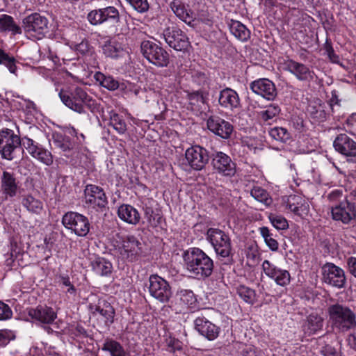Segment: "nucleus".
<instances>
[{"mask_svg":"<svg viewBox=\"0 0 356 356\" xmlns=\"http://www.w3.org/2000/svg\"><path fill=\"white\" fill-rule=\"evenodd\" d=\"M348 272L356 279V257H350L346 259Z\"/></svg>","mask_w":356,"mask_h":356,"instance_id":"59","label":"nucleus"},{"mask_svg":"<svg viewBox=\"0 0 356 356\" xmlns=\"http://www.w3.org/2000/svg\"><path fill=\"white\" fill-rule=\"evenodd\" d=\"M177 295L184 305L191 306L196 302L195 296L191 290L181 289L177 291Z\"/></svg>","mask_w":356,"mask_h":356,"instance_id":"51","label":"nucleus"},{"mask_svg":"<svg viewBox=\"0 0 356 356\" xmlns=\"http://www.w3.org/2000/svg\"><path fill=\"white\" fill-rule=\"evenodd\" d=\"M307 111L310 116L318 122H324L327 119V113L321 104L309 106Z\"/></svg>","mask_w":356,"mask_h":356,"instance_id":"48","label":"nucleus"},{"mask_svg":"<svg viewBox=\"0 0 356 356\" xmlns=\"http://www.w3.org/2000/svg\"><path fill=\"white\" fill-rule=\"evenodd\" d=\"M118 217L124 222L136 225L139 223L140 215L138 210L130 204H122L118 209Z\"/></svg>","mask_w":356,"mask_h":356,"instance_id":"28","label":"nucleus"},{"mask_svg":"<svg viewBox=\"0 0 356 356\" xmlns=\"http://www.w3.org/2000/svg\"><path fill=\"white\" fill-rule=\"evenodd\" d=\"M92 270L97 275L101 276H108L111 274L113 270V265L108 260L96 257L90 261Z\"/></svg>","mask_w":356,"mask_h":356,"instance_id":"30","label":"nucleus"},{"mask_svg":"<svg viewBox=\"0 0 356 356\" xmlns=\"http://www.w3.org/2000/svg\"><path fill=\"white\" fill-rule=\"evenodd\" d=\"M195 329L209 341L216 339L220 333V328L209 321L204 316H198L194 321Z\"/></svg>","mask_w":356,"mask_h":356,"instance_id":"23","label":"nucleus"},{"mask_svg":"<svg viewBox=\"0 0 356 356\" xmlns=\"http://www.w3.org/2000/svg\"><path fill=\"white\" fill-rule=\"evenodd\" d=\"M87 19L92 25L97 26L106 22H111L116 24V31L122 33L124 31L128 30L127 24H122V19L119 11L114 6L92 10L88 14Z\"/></svg>","mask_w":356,"mask_h":356,"instance_id":"4","label":"nucleus"},{"mask_svg":"<svg viewBox=\"0 0 356 356\" xmlns=\"http://www.w3.org/2000/svg\"><path fill=\"white\" fill-rule=\"evenodd\" d=\"M0 31H9L13 35L21 34L22 28L15 22L13 17L4 14L0 17Z\"/></svg>","mask_w":356,"mask_h":356,"instance_id":"37","label":"nucleus"},{"mask_svg":"<svg viewBox=\"0 0 356 356\" xmlns=\"http://www.w3.org/2000/svg\"><path fill=\"white\" fill-rule=\"evenodd\" d=\"M250 89L268 100H273L277 96L275 84L268 79H259L252 82Z\"/></svg>","mask_w":356,"mask_h":356,"instance_id":"24","label":"nucleus"},{"mask_svg":"<svg viewBox=\"0 0 356 356\" xmlns=\"http://www.w3.org/2000/svg\"><path fill=\"white\" fill-rule=\"evenodd\" d=\"M110 124L120 134H124L127 131V124L123 117L118 113L111 115Z\"/></svg>","mask_w":356,"mask_h":356,"instance_id":"49","label":"nucleus"},{"mask_svg":"<svg viewBox=\"0 0 356 356\" xmlns=\"http://www.w3.org/2000/svg\"><path fill=\"white\" fill-rule=\"evenodd\" d=\"M207 125L211 132L223 139L229 138L234 130V127L230 122L218 116L209 118Z\"/></svg>","mask_w":356,"mask_h":356,"instance_id":"21","label":"nucleus"},{"mask_svg":"<svg viewBox=\"0 0 356 356\" xmlns=\"http://www.w3.org/2000/svg\"><path fill=\"white\" fill-rule=\"evenodd\" d=\"M143 56L151 63L158 67H166L169 63V54L161 46L149 40H144L140 44Z\"/></svg>","mask_w":356,"mask_h":356,"instance_id":"8","label":"nucleus"},{"mask_svg":"<svg viewBox=\"0 0 356 356\" xmlns=\"http://www.w3.org/2000/svg\"><path fill=\"white\" fill-rule=\"evenodd\" d=\"M232 348L237 353L236 356H264L261 350L250 345L236 343L232 344Z\"/></svg>","mask_w":356,"mask_h":356,"instance_id":"39","label":"nucleus"},{"mask_svg":"<svg viewBox=\"0 0 356 356\" xmlns=\"http://www.w3.org/2000/svg\"><path fill=\"white\" fill-rule=\"evenodd\" d=\"M102 350L109 353L111 356H127V352L122 345L113 339H105L102 343Z\"/></svg>","mask_w":356,"mask_h":356,"instance_id":"34","label":"nucleus"},{"mask_svg":"<svg viewBox=\"0 0 356 356\" xmlns=\"http://www.w3.org/2000/svg\"><path fill=\"white\" fill-rule=\"evenodd\" d=\"M0 181L1 191L6 199L17 195L19 186L13 172L3 170L0 177Z\"/></svg>","mask_w":356,"mask_h":356,"instance_id":"25","label":"nucleus"},{"mask_svg":"<svg viewBox=\"0 0 356 356\" xmlns=\"http://www.w3.org/2000/svg\"><path fill=\"white\" fill-rule=\"evenodd\" d=\"M53 144L56 147L60 149L65 152H69L73 148V144L72 143L70 137L62 134H56L53 136Z\"/></svg>","mask_w":356,"mask_h":356,"instance_id":"44","label":"nucleus"},{"mask_svg":"<svg viewBox=\"0 0 356 356\" xmlns=\"http://www.w3.org/2000/svg\"><path fill=\"white\" fill-rule=\"evenodd\" d=\"M76 51L81 55H86L90 51V44L88 40H82L75 47Z\"/></svg>","mask_w":356,"mask_h":356,"instance_id":"60","label":"nucleus"},{"mask_svg":"<svg viewBox=\"0 0 356 356\" xmlns=\"http://www.w3.org/2000/svg\"><path fill=\"white\" fill-rule=\"evenodd\" d=\"M334 149L348 158V161L356 162V141L346 134L337 135L333 142Z\"/></svg>","mask_w":356,"mask_h":356,"instance_id":"16","label":"nucleus"},{"mask_svg":"<svg viewBox=\"0 0 356 356\" xmlns=\"http://www.w3.org/2000/svg\"><path fill=\"white\" fill-rule=\"evenodd\" d=\"M21 139L13 130L6 129L0 131V154L7 160L14 159L15 151L20 149Z\"/></svg>","mask_w":356,"mask_h":356,"instance_id":"11","label":"nucleus"},{"mask_svg":"<svg viewBox=\"0 0 356 356\" xmlns=\"http://www.w3.org/2000/svg\"><path fill=\"white\" fill-rule=\"evenodd\" d=\"M48 24L46 17L35 13L23 19L22 27L29 37L40 40L48 32Z\"/></svg>","mask_w":356,"mask_h":356,"instance_id":"7","label":"nucleus"},{"mask_svg":"<svg viewBox=\"0 0 356 356\" xmlns=\"http://www.w3.org/2000/svg\"><path fill=\"white\" fill-rule=\"evenodd\" d=\"M268 219L272 225L278 230H286L289 228L288 221L282 216L270 213Z\"/></svg>","mask_w":356,"mask_h":356,"instance_id":"50","label":"nucleus"},{"mask_svg":"<svg viewBox=\"0 0 356 356\" xmlns=\"http://www.w3.org/2000/svg\"><path fill=\"white\" fill-rule=\"evenodd\" d=\"M141 243L134 236L122 238L115 251L119 259L123 262L132 263L138 259L141 251Z\"/></svg>","mask_w":356,"mask_h":356,"instance_id":"6","label":"nucleus"},{"mask_svg":"<svg viewBox=\"0 0 356 356\" xmlns=\"http://www.w3.org/2000/svg\"><path fill=\"white\" fill-rule=\"evenodd\" d=\"M29 315L34 320L44 324H50L54 321L57 315L51 307L38 306L29 311Z\"/></svg>","mask_w":356,"mask_h":356,"instance_id":"27","label":"nucleus"},{"mask_svg":"<svg viewBox=\"0 0 356 356\" xmlns=\"http://www.w3.org/2000/svg\"><path fill=\"white\" fill-rule=\"evenodd\" d=\"M208 94L202 90L193 92L188 94L189 104L194 108L197 110H204L207 105Z\"/></svg>","mask_w":356,"mask_h":356,"instance_id":"36","label":"nucleus"},{"mask_svg":"<svg viewBox=\"0 0 356 356\" xmlns=\"http://www.w3.org/2000/svg\"><path fill=\"white\" fill-rule=\"evenodd\" d=\"M85 203L97 211H104L108 201L104 189L97 185L88 184L84 189Z\"/></svg>","mask_w":356,"mask_h":356,"instance_id":"10","label":"nucleus"},{"mask_svg":"<svg viewBox=\"0 0 356 356\" xmlns=\"http://www.w3.org/2000/svg\"><path fill=\"white\" fill-rule=\"evenodd\" d=\"M22 204L29 212L40 214L43 209L42 202L31 195L22 198Z\"/></svg>","mask_w":356,"mask_h":356,"instance_id":"40","label":"nucleus"},{"mask_svg":"<svg viewBox=\"0 0 356 356\" xmlns=\"http://www.w3.org/2000/svg\"><path fill=\"white\" fill-rule=\"evenodd\" d=\"M163 37L166 43L176 51L185 50L190 44L186 35L178 28L168 27L165 29Z\"/></svg>","mask_w":356,"mask_h":356,"instance_id":"18","label":"nucleus"},{"mask_svg":"<svg viewBox=\"0 0 356 356\" xmlns=\"http://www.w3.org/2000/svg\"><path fill=\"white\" fill-rule=\"evenodd\" d=\"M331 213L333 220L348 224L356 218V206L355 203L345 200L332 207Z\"/></svg>","mask_w":356,"mask_h":356,"instance_id":"17","label":"nucleus"},{"mask_svg":"<svg viewBox=\"0 0 356 356\" xmlns=\"http://www.w3.org/2000/svg\"><path fill=\"white\" fill-rule=\"evenodd\" d=\"M14 338V334L10 330H0V346H6L11 339Z\"/></svg>","mask_w":356,"mask_h":356,"instance_id":"57","label":"nucleus"},{"mask_svg":"<svg viewBox=\"0 0 356 356\" xmlns=\"http://www.w3.org/2000/svg\"><path fill=\"white\" fill-rule=\"evenodd\" d=\"M136 10L143 13L148 10L149 3L147 0H126Z\"/></svg>","mask_w":356,"mask_h":356,"instance_id":"54","label":"nucleus"},{"mask_svg":"<svg viewBox=\"0 0 356 356\" xmlns=\"http://www.w3.org/2000/svg\"><path fill=\"white\" fill-rule=\"evenodd\" d=\"M284 65V70L293 74L299 81H311L314 79V72L303 63L288 59Z\"/></svg>","mask_w":356,"mask_h":356,"instance_id":"22","label":"nucleus"},{"mask_svg":"<svg viewBox=\"0 0 356 356\" xmlns=\"http://www.w3.org/2000/svg\"><path fill=\"white\" fill-rule=\"evenodd\" d=\"M238 296L247 303L253 305L256 302L255 291L243 285L237 289Z\"/></svg>","mask_w":356,"mask_h":356,"instance_id":"47","label":"nucleus"},{"mask_svg":"<svg viewBox=\"0 0 356 356\" xmlns=\"http://www.w3.org/2000/svg\"><path fill=\"white\" fill-rule=\"evenodd\" d=\"M323 280L325 283L337 289L344 288L346 277L344 270L332 263H326L322 267Z\"/></svg>","mask_w":356,"mask_h":356,"instance_id":"14","label":"nucleus"},{"mask_svg":"<svg viewBox=\"0 0 356 356\" xmlns=\"http://www.w3.org/2000/svg\"><path fill=\"white\" fill-rule=\"evenodd\" d=\"M211 165L215 172L224 176L232 177L236 172V165L232 159L222 152H216L211 156Z\"/></svg>","mask_w":356,"mask_h":356,"instance_id":"13","label":"nucleus"},{"mask_svg":"<svg viewBox=\"0 0 356 356\" xmlns=\"http://www.w3.org/2000/svg\"><path fill=\"white\" fill-rule=\"evenodd\" d=\"M62 223L78 236H86L90 231V225L88 218L77 212L69 211L65 213Z\"/></svg>","mask_w":356,"mask_h":356,"instance_id":"9","label":"nucleus"},{"mask_svg":"<svg viewBox=\"0 0 356 356\" xmlns=\"http://www.w3.org/2000/svg\"><path fill=\"white\" fill-rule=\"evenodd\" d=\"M259 232L270 250L274 252L277 251L279 248V243L275 238V235H274L267 227H260Z\"/></svg>","mask_w":356,"mask_h":356,"instance_id":"42","label":"nucleus"},{"mask_svg":"<svg viewBox=\"0 0 356 356\" xmlns=\"http://www.w3.org/2000/svg\"><path fill=\"white\" fill-rule=\"evenodd\" d=\"M286 204V207L296 215H300L301 212L307 209L305 201L301 196L297 195H290Z\"/></svg>","mask_w":356,"mask_h":356,"instance_id":"35","label":"nucleus"},{"mask_svg":"<svg viewBox=\"0 0 356 356\" xmlns=\"http://www.w3.org/2000/svg\"><path fill=\"white\" fill-rule=\"evenodd\" d=\"M229 29L231 33L241 41H247L250 38V31L238 21L232 20Z\"/></svg>","mask_w":356,"mask_h":356,"instance_id":"38","label":"nucleus"},{"mask_svg":"<svg viewBox=\"0 0 356 356\" xmlns=\"http://www.w3.org/2000/svg\"><path fill=\"white\" fill-rule=\"evenodd\" d=\"M13 312L10 307L6 303L0 301V321H6L11 318Z\"/></svg>","mask_w":356,"mask_h":356,"instance_id":"56","label":"nucleus"},{"mask_svg":"<svg viewBox=\"0 0 356 356\" xmlns=\"http://www.w3.org/2000/svg\"><path fill=\"white\" fill-rule=\"evenodd\" d=\"M206 237L218 257L227 259L232 257V241L228 234L220 229L211 227L207 229Z\"/></svg>","mask_w":356,"mask_h":356,"instance_id":"5","label":"nucleus"},{"mask_svg":"<svg viewBox=\"0 0 356 356\" xmlns=\"http://www.w3.org/2000/svg\"><path fill=\"white\" fill-rule=\"evenodd\" d=\"M22 145L31 156L46 165H51L53 163L51 153L44 149L42 145L35 143L32 139L26 137L23 138Z\"/></svg>","mask_w":356,"mask_h":356,"instance_id":"19","label":"nucleus"},{"mask_svg":"<svg viewBox=\"0 0 356 356\" xmlns=\"http://www.w3.org/2000/svg\"><path fill=\"white\" fill-rule=\"evenodd\" d=\"M250 195L256 200L264 203L266 205H270L272 200L269 196L268 193L260 186H254L250 191Z\"/></svg>","mask_w":356,"mask_h":356,"instance_id":"45","label":"nucleus"},{"mask_svg":"<svg viewBox=\"0 0 356 356\" xmlns=\"http://www.w3.org/2000/svg\"><path fill=\"white\" fill-rule=\"evenodd\" d=\"M148 289L150 295L161 302H168L172 291L169 283L158 275H151L149 277Z\"/></svg>","mask_w":356,"mask_h":356,"instance_id":"12","label":"nucleus"},{"mask_svg":"<svg viewBox=\"0 0 356 356\" xmlns=\"http://www.w3.org/2000/svg\"><path fill=\"white\" fill-rule=\"evenodd\" d=\"M327 200L330 202L334 203L335 204H339L345 200H348L347 196L344 193V191L342 189H334L330 191L327 195Z\"/></svg>","mask_w":356,"mask_h":356,"instance_id":"52","label":"nucleus"},{"mask_svg":"<svg viewBox=\"0 0 356 356\" xmlns=\"http://www.w3.org/2000/svg\"><path fill=\"white\" fill-rule=\"evenodd\" d=\"M281 111V108L277 104H270L266 106L265 109L259 112V118L264 122L273 120L277 117Z\"/></svg>","mask_w":356,"mask_h":356,"instance_id":"43","label":"nucleus"},{"mask_svg":"<svg viewBox=\"0 0 356 356\" xmlns=\"http://www.w3.org/2000/svg\"><path fill=\"white\" fill-rule=\"evenodd\" d=\"M103 54L113 59H118L125 54L123 45L115 39H110L104 42L102 46Z\"/></svg>","mask_w":356,"mask_h":356,"instance_id":"29","label":"nucleus"},{"mask_svg":"<svg viewBox=\"0 0 356 356\" xmlns=\"http://www.w3.org/2000/svg\"><path fill=\"white\" fill-rule=\"evenodd\" d=\"M183 259L186 270L195 279L205 280L213 273V259L198 248H189L184 252Z\"/></svg>","mask_w":356,"mask_h":356,"instance_id":"1","label":"nucleus"},{"mask_svg":"<svg viewBox=\"0 0 356 356\" xmlns=\"http://www.w3.org/2000/svg\"><path fill=\"white\" fill-rule=\"evenodd\" d=\"M186 159L189 165L195 170H201L209 162L208 151L200 145H193L185 152Z\"/></svg>","mask_w":356,"mask_h":356,"instance_id":"15","label":"nucleus"},{"mask_svg":"<svg viewBox=\"0 0 356 356\" xmlns=\"http://www.w3.org/2000/svg\"><path fill=\"white\" fill-rule=\"evenodd\" d=\"M262 269L266 275L274 280L277 285L285 286L289 284L291 275L288 270L277 267L268 260L263 261Z\"/></svg>","mask_w":356,"mask_h":356,"instance_id":"20","label":"nucleus"},{"mask_svg":"<svg viewBox=\"0 0 356 356\" xmlns=\"http://www.w3.org/2000/svg\"><path fill=\"white\" fill-rule=\"evenodd\" d=\"M58 95L66 106L79 113H86V108L92 113L99 111V105L95 99L81 87H76L70 92L61 90Z\"/></svg>","mask_w":356,"mask_h":356,"instance_id":"3","label":"nucleus"},{"mask_svg":"<svg viewBox=\"0 0 356 356\" xmlns=\"http://www.w3.org/2000/svg\"><path fill=\"white\" fill-rule=\"evenodd\" d=\"M324 50L325 51L326 55L327 56L329 60L333 63L337 64H340V58L339 56L335 54L334 50L331 44L327 40L324 44Z\"/></svg>","mask_w":356,"mask_h":356,"instance_id":"55","label":"nucleus"},{"mask_svg":"<svg viewBox=\"0 0 356 356\" xmlns=\"http://www.w3.org/2000/svg\"><path fill=\"white\" fill-rule=\"evenodd\" d=\"M95 79L104 88L109 90H115L119 88V83L111 76L97 72L94 75Z\"/></svg>","mask_w":356,"mask_h":356,"instance_id":"41","label":"nucleus"},{"mask_svg":"<svg viewBox=\"0 0 356 356\" xmlns=\"http://www.w3.org/2000/svg\"><path fill=\"white\" fill-rule=\"evenodd\" d=\"M270 136L277 141L286 143L291 138V134L288 130L283 127H274L268 131Z\"/></svg>","mask_w":356,"mask_h":356,"instance_id":"46","label":"nucleus"},{"mask_svg":"<svg viewBox=\"0 0 356 356\" xmlns=\"http://www.w3.org/2000/svg\"><path fill=\"white\" fill-rule=\"evenodd\" d=\"M219 104L227 110L234 111L241 107L240 98L238 93L230 88H225L220 92Z\"/></svg>","mask_w":356,"mask_h":356,"instance_id":"26","label":"nucleus"},{"mask_svg":"<svg viewBox=\"0 0 356 356\" xmlns=\"http://www.w3.org/2000/svg\"><path fill=\"white\" fill-rule=\"evenodd\" d=\"M167 344L170 352H175L182 349V343L175 338H170L167 341Z\"/></svg>","mask_w":356,"mask_h":356,"instance_id":"58","label":"nucleus"},{"mask_svg":"<svg viewBox=\"0 0 356 356\" xmlns=\"http://www.w3.org/2000/svg\"><path fill=\"white\" fill-rule=\"evenodd\" d=\"M323 327V318L317 314H312L307 318L303 325V330L309 335L314 334L322 330Z\"/></svg>","mask_w":356,"mask_h":356,"instance_id":"31","label":"nucleus"},{"mask_svg":"<svg viewBox=\"0 0 356 356\" xmlns=\"http://www.w3.org/2000/svg\"><path fill=\"white\" fill-rule=\"evenodd\" d=\"M60 282L62 284L69 287L67 289V292L70 293H74L75 292L76 289L74 285L71 284V282L68 276H60Z\"/></svg>","mask_w":356,"mask_h":356,"instance_id":"61","label":"nucleus"},{"mask_svg":"<svg viewBox=\"0 0 356 356\" xmlns=\"http://www.w3.org/2000/svg\"><path fill=\"white\" fill-rule=\"evenodd\" d=\"M0 64L5 65L11 73H15L17 67L15 58L9 56L1 49H0Z\"/></svg>","mask_w":356,"mask_h":356,"instance_id":"53","label":"nucleus"},{"mask_svg":"<svg viewBox=\"0 0 356 356\" xmlns=\"http://www.w3.org/2000/svg\"><path fill=\"white\" fill-rule=\"evenodd\" d=\"M328 323L337 333H345L356 327V314L349 307L335 303L327 307Z\"/></svg>","mask_w":356,"mask_h":356,"instance_id":"2","label":"nucleus"},{"mask_svg":"<svg viewBox=\"0 0 356 356\" xmlns=\"http://www.w3.org/2000/svg\"><path fill=\"white\" fill-rule=\"evenodd\" d=\"M340 99L339 98V91H337V90H332L331 97L329 101V104L331 109H332L334 105H338Z\"/></svg>","mask_w":356,"mask_h":356,"instance_id":"62","label":"nucleus"},{"mask_svg":"<svg viewBox=\"0 0 356 356\" xmlns=\"http://www.w3.org/2000/svg\"><path fill=\"white\" fill-rule=\"evenodd\" d=\"M323 352L325 356H338L335 349L331 346H327Z\"/></svg>","mask_w":356,"mask_h":356,"instance_id":"64","label":"nucleus"},{"mask_svg":"<svg viewBox=\"0 0 356 356\" xmlns=\"http://www.w3.org/2000/svg\"><path fill=\"white\" fill-rule=\"evenodd\" d=\"M348 342L350 346L356 350V331L348 336Z\"/></svg>","mask_w":356,"mask_h":356,"instance_id":"63","label":"nucleus"},{"mask_svg":"<svg viewBox=\"0 0 356 356\" xmlns=\"http://www.w3.org/2000/svg\"><path fill=\"white\" fill-rule=\"evenodd\" d=\"M102 304H99L95 307L92 312L94 315L99 314L104 318V321L107 325H110L113 323L115 311L110 303L106 301H102Z\"/></svg>","mask_w":356,"mask_h":356,"instance_id":"33","label":"nucleus"},{"mask_svg":"<svg viewBox=\"0 0 356 356\" xmlns=\"http://www.w3.org/2000/svg\"><path fill=\"white\" fill-rule=\"evenodd\" d=\"M170 8L174 13L185 23L191 24L193 22V13L190 10H186L180 0H173L170 3Z\"/></svg>","mask_w":356,"mask_h":356,"instance_id":"32","label":"nucleus"}]
</instances>
